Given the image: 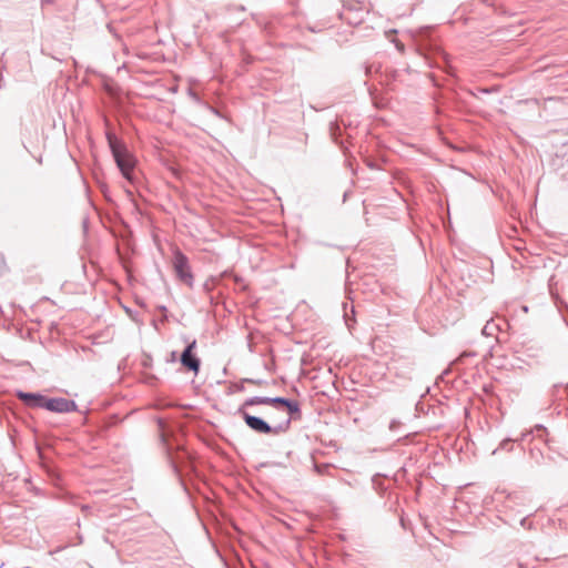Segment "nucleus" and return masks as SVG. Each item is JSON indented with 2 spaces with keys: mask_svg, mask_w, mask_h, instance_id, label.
<instances>
[{
  "mask_svg": "<svg viewBox=\"0 0 568 568\" xmlns=\"http://www.w3.org/2000/svg\"><path fill=\"white\" fill-rule=\"evenodd\" d=\"M171 358L174 361V358H175V352H172V354H171Z\"/></svg>",
  "mask_w": 568,
  "mask_h": 568,
  "instance_id": "nucleus-21",
  "label": "nucleus"
},
{
  "mask_svg": "<svg viewBox=\"0 0 568 568\" xmlns=\"http://www.w3.org/2000/svg\"><path fill=\"white\" fill-rule=\"evenodd\" d=\"M255 405H265V396H253L246 398L244 403L239 407L246 410V407L255 406Z\"/></svg>",
  "mask_w": 568,
  "mask_h": 568,
  "instance_id": "nucleus-9",
  "label": "nucleus"
},
{
  "mask_svg": "<svg viewBox=\"0 0 568 568\" xmlns=\"http://www.w3.org/2000/svg\"><path fill=\"white\" fill-rule=\"evenodd\" d=\"M530 455L531 457L536 458L537 463L539 462L538 460V456H541V453L538 450V452H535L534 449L530 450Z\"/></svg>",
  "mask_w": 568,
  "mask_h": 568,
  "instance_id": "nucleus-15",
  "label": "nucleus"
},
{
  "mask_svg": "<svg viewBox=\"0 0 568 568\" xmlns=\"http://www.w3.org/2000/svg\"><path fill=\"white\" fill-rule=\"evenodd\" d=\"M172 263L176 277L185 283L189 287H193L194 277L187 256L178 248L173 252Z\"/></svg>",
  "mask_w": 568,
  "mask_h": 568,
  "instance_id": "nucleus-3",
  "label": "nucleus"
},
{
  "mask_svg": "<svg viewBox=\"0 0 568 568\" xmlns=\"http://www.w3.org/2000/svg\"><path fill=\"white\" fill-rule=\"evenodd\" d=\"M214 283H215V280L213 277L206 280L203 284L204 292H206L207 294L211 293L214 287Z\"/></svg>",
  "mask_w": 568,
  "mask_h": 568,
  "instance_id": "nucleus-11",
  "label": "nucleus"
},
{
  "mask_svg": "<svg viewBox=\"0 0 568 568\" xmlns=\"http://www.w3.org/2000/svg\"><path fill=\"white\" fill-rule=\"evenodd\" d=\"M195 347L196 339H193L192 342L187 343L186 347L184 348L180 356V362L183 367L197 375L201 367V359L194 354Z\"/></svg>",
  "mask_w": 568,
  "mask_h": 568,
  "instance_id": "nucleus-5",
  "label": "nucleus"
},
{
  "mask_svg": "<svg viewBox=\"0 0 568 568\" xmlns=\"http://www.w3.org/2000/svg\"><path fill=\"white\" fill-rule=\"evenodd\" d=\"M373 70L377 71L378 67H375L374 64L366 65L365 67L366 75H371L373 73Z\"/></svg>",
  "mask_w": 568,
  "mask_h": 568,
  "instance_id": "nucleus-13",
  "label": "nucleus"
},
{
  "mask_svg": "<svg viewBox=\"0 0 568 568\" xmlns=\"http://www.w3.org/2000/svg\"><path fill=\"white\" fill-rule=\"evenodd\" d=\"M6 263L3 258H0V275L4 272Z\"/></svg>",
  "mask_w": 568,
  "mask_h": 568,
  "instance_id": "nucleus-16",
  "label": "nucleus"
},
{
  "mask_svg": "<svg viewBox=\"0 0 568 568\" xmlns=\"http://www.w3.org/2000/svg\"><path fill=\"white\" fill-rule=\"evenodd\" d=\"M265 405L273 406L275 409H286L288 416L291 417V420L294 419L296 416H301V406L300 403L286 397H267L265 396Z\"/></svg>",
  "mask_w": 568,
  "mask_h": 568,
  "instance_id": "nucleus-4",
  "label": "nucleus"
},
{
  "mask_svg": "<svg viewBox=\"0 0 568 568\" xmlns=\"http://www.w3.org/2000/svg\"><path fill=\"white\" fill-rule=\"evenodd\" d=\"M236 414L243 418V420L245 422L246 426L250 429H252L258 434L280 435V434L286 433L291 427V417L284 418L276 425H270L262 417L251 415L243 408H237Z\"/></svg>",
  "mask_w": 568,
  "mask_h": 568,
  "instance_id": "nucleus-2",
  "label": "nucleus"
},
{
  "mask_svg": "<svg viewBox=\"0 0 568 568\" xmlns=\"http://www.w3.org/2000/svg\"><path fill=\"white\" fill-rule=\"evenodd\" d=\"M402 425V423L397 419H393L390 423H389V429L395 432L399 426Z\"/></svg>",
  "mask_w": 568,
  "mask_h": 568,
  "instance_id": "nucleus-12",
  "label": "nucleus"
},
{
  "mask_svg": "<svg viewBox=\"0 0 568 568\" xmlns=\"http://www.w3.org/2000/svg\"><path fill=\"white\" fill-rule=\"evenodd\" d=\"M499 331V326L494 321H488L481 329V334L485 336H495Z\"/></svg>",
  "mask_w": 568,
  "mask_h": 568,
  "instance_id": "nucleus-10",
  "label": "nucleus"
},
{
  "mask_svg": "<svg viewBox=\"0 0 568 568\" xmlns=\"http://www.w3.org/2000/svg\"><path fill=\"white\" fill-rule=\"evenodd\" d=\"M481 91H483L484 93H489V92H490V90H489V89H483Z\"/></svg>",
  "mask_w": 568,
  "mask_h": 568,
  "instance_id": "nucleus-19",
  "label": "nucleus"
},
{
  "mask_svg": "<svg viewBox=\"0 0 568 568\" xmlns=\"http://www.w3.org/2000/svg\"><path fill=\"white\" fill-rule=\"evenodd\" d=\"M527 434H521L520 438L513 439V438H505L500 442L499 446L493 450V455H496L498 450H507L511 452L514 447L515 442L524 440Z\"/></svg>",
  "mask_w": 568,
  "mask_h": 568,
  "instance_id": "nucleus-8",
  "label": "nucleus"
},
{
  "mask_svg": "<svg viewBox=\"0 0 568 568\" xmlns=\"http://www.w3.org/2000/svg\"><path fill=\"white\" fill-rule=\"evenodd\" d=\"M520 526L524 528H531V523L528 521V517H524L520 520Z\"/></svg>",
  "mask_w": 568,
  "mask_h": 568,
  "instance_id": "nucleus-14",
  "label": "nucleus"
},
{
  "mask_svg": "<svg viewBox=\"0 0 568 568\" xmlns=\"http://www.w3.org/2000/svg\"><path fill=\"white\" fill-rule=\"evenodd\" d=\"M331 130H334V124H332ZM332 134H334V131H332Z\"/></svg>",
  "mask_w": 568,
  "mask_h": 568,
  "instance_id": "nucleus-23",
  "label": "nucleus"
},
{
  "mask_svg": "<svg viewBox=\"0 0 568 568\" xmlns=\"http://www.w3.org/2000/svg\"><path fill=\"white\" fill-rule=\"evenodd\" d=\"M105 136L118 169L126 181L133 183L134 158L114 133L106 132Z\"/></svg>",
  "mask_w": 568,
  "mask_h": 568,
  "instance_id": "nucleus-1",
  "label": "nucleus"
},
{
  "mask_svg": "<svg viewBox=\"0 0 568 568\" xmlns=\"http://www.w3.org/2000/svg\"><path fill=\"white\" fill-rule=\"evenodd\" d=\"M344 310H345V315H344V316H345V320H346V322H347V321H348V314H347V312H346V304H344Z\"/></svg>",
  "mask_w": 568,
  "mask_h": 568,
  "instance_id": "nucleus-18",
  "label": "nucleus"
},
{
  "mask_svg": "<svg viewBox=\"0 0 568 568\" xmlns=\"http://www.w3.org/2000/svg\"><path fill=\"white\" fill-rule=\"evenodd\" d=\"M234 280H235V282H239V281H240V278H239V276H237V275H235V276H234Z\"/></svg>",
  "mask_w": 568,
  "mask_h": 568,
  "instance_id": "nucleus-22",
  "label": "nucleus"
},
{
  "mask_svg": "<svg viewBox=\"0 0 568 568\" xmlns=\"http://www.w3.org/2000/svg\"><path fill=\"white\" fill-rule=\"evenodd\" d=\"M16 395L29 408H44L47 396L40 393L18 390Z\"/></svg>",
  "mask_w": 568,
  "mask_h": 568,
  "instance_id": "nucleus-7",
  "label": "nucleus"
},
{
  "mask_svg": "<svg viewBox=\"0 0 568 568\" xmlns=\"http://www.w3.org/2000/svg\"><path fill=\"white\" fill-rule=\"evenodd\" d=\"M160 310H161L162 312H165V311H166V307H165V306H160Z\"/></svg>",
  "mask_w": 568,
  "mask_h": 568,
  "instance_id": "nucleus-20",
  "label": "nucleus"
},
{
  "mask_svg": "<svg viewBox=\"0 0 568 568\" xmlns=\"http://www.w3.org/2000/svg\"><path fill=\"white\" fill-rule=\"evenodd\" d=\"M247 383H252V384H260V381H254V379H246Z\"/></svg>",
  "mask_w": 568,
  "mask_h": 568,
  "instance_id": "nucleus-17",
  "label": "nucleus"
},
{
  "mask_svg": "<svg viewBox=\"0 0 568 568\" xmlns=\"http://www.w3.org/2000/svg\"><path fill=\"white\" fill-rule=\"evenodd\" d=\"M44 409L52 413L65 414L78 410V405L74 400L64 397H47Z\"/></svg>",
  "mask_w": 568,
  "mask_h": 568,
  "instance_id": "nucleus-6",
  "label": "nucleus"
}]
</instances>
